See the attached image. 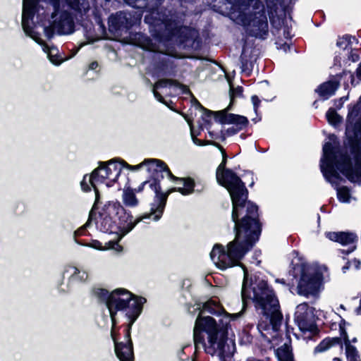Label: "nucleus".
<instances>
[{
  "label": "nucleus",
  "instance_id": "f257e3e1",
  "mask_svg": "<svg viewBox=\"0 0 361 361\" xmlns=\"http://www.w3.org/2000/svg\"><path fill=\"white\" fill-rule=\"evenodd\" d=\"M228 157L227 153L222 155L221 162L216 170V179L219 185L226 188L231 197V220L234 223L235 237L227 244L226 249L221 244H215L210 252V257L221 270L238 265L242 267L244 279L241 293L244 300L247 297V289L251 288L254 281L252 276L249 278L247 269L244 264H240V261L259 240L263 224L260 219L259 207L248 200L249 191L245 182L242 180L246 176H250L251 182L248 186L253 187V171L243 170V173L238 175L233 170L226 167Z\"/></svg>",
  "mask_w": 361,
  "mask_h": 361
},
{
  "label": "nucleus",
  "instance_id": "f03ea898",
  "mask_svg": "<svg viewBox=\"0 0 361 361\" xmlns=\"http://www.w3.org/2000/svg\"><path fill=\"white\" fill-rule=\"evenodd\" d=\"M94 293L105 302L109 310L112 322L111 336L117 357L120 361H133L130 329L140 314L145 298L134 297L125 289H117L109 294L107 290L98 288Z\"/></svg>",
  "mask_w": 361,
  "mask_h": 361
},
{
  "label": "nucleus",
  "instance_id": "7ed1b4c3",
  "mask_svg": "<svg viewBox=\"0 0 361 361\" xmlns=\"http://www.w3.org/2000/svg\"><path fill=\"white\" fill-rule=\"evenodd\" d=\"M126 167L131 171H137L140 169H145L152 176V178L144 181L135 190V192H142L145 188H149L156 194L155 199L153 203L151 204L150 212L145 214L136 219H133V216L127 213L125 209L118 202H109L105 208L106 214L109 216H118L120 220V228L123 235L126 233H129L133 228L140 222L146 219L152 218L154 221H158L161 219L168 195L174 190V189L169 190L166 193L160 192V186L157 181L159 175L161 174V178L164 176L167 177L173 183L177 181L178 178L173 176L169 171V168L164 162L159 159H147L142 162L135 166L126 164Z\"/></svg>",
  "mask_w": 361,
  "mask_h": 361
},
{
  "label": "nucleus",
  "instance_id": "20e7f679",
  "mask_svg": "<svg viewBox=\"0 0 361 361\" xmlns=\"http://www.w3.org/2000/svg\"><path fill=\"white\" fill-rule=\"evenodd\" d=\"M345 134L350 152L355 159V166L350 154L341 150L339 142L334 135H331L330 139L335 145L326 142L323 146L325 159L322 160L321 171L326 180L332 185L337 184V181L342 180L338 171L351 183L361 179V124L355 123L351 130L347 127Z\"/></svg>",
  "mask_w": 361,
  "mask_h": 361
},
{
  "label": "nucleus",
  "instance_id": "39448f33",
  "mask_svg": "<svg viewBox=\"0 0 361 361\" xmlns=\"http://www.w3.org/2000/svg\"><path fill=\"white\" fill-rule=\"evenodd\" d=\"M218 324L210 316L198 315L193 329L195 348H202L207 354L214 355L218 353L221 359L231 357L235 350V343H228L229 321L224 322L219 319Z\"/></svg>",
  "mask_w": 361,
  "mask_h": 361
},
{
  "label": "nucleus",
  "instance_id": "423d86ee",
  "mask_svg": "<svg viewBox=\"0 0 361 361\" xmlns=\"http://www.w3.org/2000/svg\"><path fill=\"white\" fill-rule=\"evenodd\" d=\"M255 283L256 286L252 288V291L255 307L262 310V314L269 319L272 330L277 332L280 330L283 320L279 301L267 281L255 276Z\"/></svg>",
  "mask_w": 361,
  "mask_h": 361
},
{
  "label": "nucleus",
  "instance_id": "0eeeda50",
  "mask_svg": "<svg viewBox=\"0 0 361 361\" xmlns=\"http://www.w3.org/2000/svg\"><path fill=\"white\" fill-rule=\"evenodd\" d=\"M121 170V165L113 161H109L106 164H101L91 175H85L83 177L81 188L84 191H89L91 188H94L96 204L99 198V186L102 184H105L107 187L111 186L116 181Z\"/></svg>",
  "mask_w": 361,
  "mask_h": 361
},
{
  "label": "nucleus",
  "instance_id": "6e6552de",
  "mask_svg": "<svg viewBox=\"0 0 361 361\" xmlns=\"http://www.w3.org/2000/svg\"><path fill=\"white\" fill-rule=\"evenodd\" d=\"M293 265V276L297 278L296 271H299L300 278L297 286V292L300 295L308 298L310 295L317 294L319 287L323 281V275L321 272L313 271L305 263H297Z\"/></svg>",
  "mask_w": 361,
  "mask_h": 361
},
{
  "label": "nucleus",
  "instance_id": "1a4fd4ad",
  "mask_svg": "<svg viewBox=\"0 0 361 361\" xmlns=\"http://www.w3.org/2000/svg\"><path fill=\"white\" fill-rule=\"evenodd\" d=\"M36 0H23L22 27L25 33L38 44L43 45V50L47 54L50 61L59 65L63 59L57 56L58 50L55 48H49L44 45L39 35L35 32L29 25V20L32 18L35 7Z\"/></svg>",
  "mask_w": 361,
  "mask_h": 361
},
{
  "label": "nucleus",
  "instance_id": "9d476101",
  "mask_svg": "<svg viewBox=\"0 0 361 361\" xmlns=\"http://www.w3.org/2000/svg\"><path fill=\"white\" fill-rule=\"evenodd\" d=\"M107 205L108 204L104 205L102 209V212L101 213L99 228L104 232L115 233L116 235V240H110L108 243H105L104 246H102L99 241H94L93 243H91L90 246L97 250L113 249L117 252H121L122 251V247L118 244V242L128 233H125L123 235H122V231H121V228L119 226L120 220L118 216H115L114 215H111L109 216V217L106 216L108 215L106 214L105 208Z\"/></svg>",
  "mask_w": 361,
  "mask_h": 361
},
{
  "label": "nucleus",
  "instance_id": "9b49d317",
  "mask_svg": "<svg viewBox=\"0 0 361 361\" xmlns=\"http://www.w3.org/2000/svg\"><path fill=\"white\" fill-rule=\"evenodd\" d=\"M248 37L265 39L269 34L268 20L264 6L258 11L245 13L241 18Z\"/></svg>",
  "mask_w": 361,
  "mask_h": 361
},
{
  "label": "nucleus",
  "instance_id": "f8f14e48",
  "mask_svg": "<svg viewBox=\"0 0 361 361\" xmlns=\"http://www.w3.org/2000/svg\"><path fill=\"white\" fill-rule=\"evenodd\" d=\"M202 105L196 99H188L186 97H182V117L187 121L190 130L191 137L197 138L203 130L202 124H199L197 129L193 125V120L197 116V113H201Z\"/></svg>",
  "mask_w": 361,
  "mask_h": 361
},
{
  "label": "nucleus",
  "instance_id": "ddd939ff",
  "mask_svg": "<svg viewBox=\"0 0 361 361\" xmlns=\"http://www.w3.org/2000/svg\"><path fill=\"white\" fill-rule=\"evenodd\" d=\"M182 47L191 48L194 50H199L202 47V41L199 32L195 28L183 25L182 20Z\"/></svg>",
  "mask_w": 361,
  "mask_h": 361
},
{
  "label": "nucleus",
  "instance_id": "4468645a",
  "mask_svg": "<svg viewBox=\"0 0 361 361\" xmlns=\"http://www.w3.org/2000/svg\"><path fill=\"white\" fill-rule=\"evenodd\" d=\"M54 20V28L59 34L66 35L73 32V21L67 12L56 13L52 16Z\"/></svg>",
  "mask_w": 361,
  "mask_h": 361
},
{
  "label": "nucleus",
  "instance_id": "2eb2a0df",
  "mask_svg": "<svg viewBox=\"0 0 361 361\" xmlns=\"http://www.w3.org/2000/svg\"><path fill=\"white\" fill-rule=\"evenodd\" d=\"M232 106L228 104V107L224 110L218 111L219 117L218 118V123L224 124H233L235 126H248L249 120L245 116L228 113L231 110Z\"/></svg>",
  "mask_w": 361,
  "mask_h": 361
},
{
  "label": "nucleus",
  "instance_id": "dca6fc26",
  "mask_svg": "<svg viewBox=\"0 0 361 361\" xmlns=\"http://www.w3.org/2000/svg\"><path fill=\"white\" fill-rule=\"evenodd\" d=\"M340 85V80H329L319 84L314 90V92L318 94L321 101H326L336 94Z\"/></svg>",
  "mask_w": 361,
  "mask_h": 361
},
{
  "label": "nucleus",
  "instance_id": "f3484780",
  "mask_svg": "<svg viewBox=\"0 0 361 361\" xmlns=\"http://www.w3.org/2000/svg\"><path fill=\"white\" fill-rule=\"evenodd\" d=\"M325 236L329 240L343 246L350 245L358 241L357 234L351 231H328L325 233Z\"/></svg>",
  "mask_w": 361,
  "mask_h": 361
},
{
  "label": "nucleus",
  "instance_id": "a211bd4d",
  "mask_svg": "<svg viewBox=\"0 0 361 361\" xmlns=\"http://www.w3.org/2000/svg\"><path fill=\"white\" fill-rule=\"evenodd\" d=\"M205 185L199 178L190 176L182 177V195H190L192 193H201L204 191Z\"/></svg>",
  "mask_w": 361,
  "mask_h": 361
},
{
  "label": "nucleus",
  "instance_id": "6ab92c4d",
  "mask_svg": "<svg viewBox=\"0 0 361 361\" xmlns=\"http://www.w3.org/2000/svg\"><path fill=\"white\" fill-rule=\"evenodd\" d=\"M295 321L302 332H310L313 336H317L319 333V329L314 321H310L307 312L295 314Z\"/></svg>",
  "mask_w": 361,
  "mask_h": 361
},
{
  "label": "nucleus",
  "instance_id": "aec40b11",
  "mask_svg": "<svg viewBox=\"0 0 361 361\" xmlns=\"http://www.w3.org/2000/svg\"><path fill=\"white\" fill-rule=\"evenodd\" d=\"M205 313H209L216 316L224 315L226 318L231 316V314L225 310L224 307L219 302L212 299L202 305V309L199 312V315H204Z\"/></svg>",
  "mask_w": 361,
  "mask_h": 361
},
{
  "label": "nucleus",
  "instance_id": "412c9836",
  "mask_svg": "<svg viewBox=\"0 0 361 361\" xmlns=\"http://www.w3.org/2000/svg\"><path fill=\"white\" fill-rule=\"evenodd\" d=\"M279 1L280 0H266L270 23L273 27L277 29L281 27V22L284 20L277 15L278 4Z\"/></svg>",
  "mask_w": 361,
  "mask_h": 361
},
{
  "label": "nucleus",
  "instance_id": "4be33fe9",
  "mask_svg": "<svg viewBox=\"0 0 361 361\" xmlns=\"http://www.w3.org/2000/svg\"><path fill=\"white\" fill-rule=\"evenodd\" d=\"M178 82L171 80H161L157 82L153 88V93L157 99L163 102L161 94H167V89L177 87Z\"/></svg>",
  "mask_w": 361,
  "mask_h": 361
},
{
  "label": "nucleus",
  "instance_id": "5701e85b",
  "mask_svg": "<svg viewBox=\"0 0 361 361\" xmlns=\"http://www.w3.org/2000/svg\"><path fill=\"white\" fill-rule=\"evenodd\" d=\"M201 113V118L203 121V123H202L203 128H205L207 130L211 129L212 126V118H214V120L218 123V118L219 117L218 111H212L202 106Z\"/></svg>",
  "mask_w": 361,
  "mask_h": 361
},
{
  "label": "nucleus",
  "instance_id": "b1692460",
  "mask_svg": "<svg viewBox=\"0 0 361 361\" xmlns=\"http://www.w3.org/2000/svg\"><path fill=\"white\" fill-rule=\"evenodd\" d=\"M276 355L279 361H294L292 348L286 343L277 348Z\"/></svg>",
  "mask_w": 361,
  "mask_h": 361
},
{
  "label": "nucleus",
  "instance_id": "393cba45",
  "mask_svg": "<svg viewBox=\"0 0 361 361\" xmlns=\"http://www.w3.org/2000/svg\"><path fill=\"white\" fill-rule=\"evenodd\" d=\"M65 272L70 275L73 281H85L87 279V273L85 271L80 270L75 267L69 266L66 269Z\"/></svg>",
  "mask_w": 361,
  "mask_h": 361
},
{
  "label": "nucleus",
  "instance_id": "a878e982",
  "mask_svg": "<svg viewBox=\"0 0 361 361\" xmlns=\"http://www.w3.org/2000/svg\"><path fill=\"white\" fill-rule=\"evenodd\" d=\"M123 202L128 207H135L138 204V200L135 197V192L131 189H126L123 193Z\"/></svg>",
  "mask_w": 361,
  "mask_h": 361
},
{
  "label": "nucleus",
  "instance_id": "bb28decb",
  "mask_svg": "<svg viewBox=\"0 0 361 361\" xmlns=\"http://www.w3.org/2000/svg\"><path fill=\"white\" fill-rule=\"evenodd\" d=\"M326 118L328 123L333 126H336L342 122V117L337 113L336 109L330 107L326 113Z\"/></svg>",
  "mask_w": 361,
  "mask_h": 361
},
{
  "label": "nucleus",
  "instance_id": "cd10ccee",
  "mask_svg": "<svg viewBox=\"0 0 361 361\" xmlns=\"http://www.w3.org/2000/svg\"><path fill=\"white\" fill-rule=\"evenodd\" d=\"M231 7L239 12H244L249 9L254 0H228Z\"/></svg>",
  "mask_w": 361,
  "mask_h": 361
},
{
  "label": "nucleus",
  "instance_id": "c85d7f7f",
  "mask_svg": "<svg viewBox=\"0 0 361 361\" xmlns=\"http://www.w3.org/2000/svg\"><path fill=\"white\" fill-rule=\"evenodd\" d=\"M193 142L198 146L212 145L216 147L221 152V155L226 154V152L224 147L214 140H200L197 137H193Z\"/></svg>",
  "mask_w": 361,
  "mask_h": 361
},
{
  "label": "nucleus",
  "instance_id": "c756f323",
  "mask_svg": "<svg viewBox=\"0 0 361 361\" xmlns=\"http://www.w3.org/2000/svg\"><path fill=\"white\" fill-rule=\"evenodd\" d=\"M345 355L347 361H357L360 358V355L355 346L348 343L345 344Z\"/></svg>",
  "mask_w": 361,
  "mask_h": 361
},
{
  "label": "nucleus",
  "instance_id": "7c9ffc66",
  "mask_svg": "<svg viewBox=\"0 0 361 361\" xmlns=\"http://www.w3.org/2000/svg\"><path fill=\"white\" fill-rule=\"evenodd\" d=\"M240 61L241 63V69L242 71L245 73L247 75H250L253 69V64L252 62L249 61L247 56H243L241 54L240 57Z\"/></svg>",
  "mask_w": 361,
  "mask_h": 361
},
{
  "label": "nucleus",
  "instance_id": "2f4dec72",
  "mask_svg": "<svg viewBox=\"0 0 361 361\" xmlns=\"http://www.w3.org/2000/svg\"><path fill=\"white\" fill-rule=\"evenodd\" d=\"M337 198L341 202H349L350 198V190L346 186H343L337 190Z\"/></svg>",
  "mask_w": 361,
  "mask_h": 361
},
{
  "label": "nucleus",
  "instance_id": "473e14b6",
  "mask_svg": "<svg viewBox=\"0 0 361 361\" xmlns=\"http://www.w3.org/2000/svg\"><path fill=\"white\" fill-rule=\"evenodd\" d=\"M230 96V106H233L235 103V98L236 97H241L243 96V87L242 86H238L234 88L231 87L229 91Z\"/></svg>",
  "mask_w": 361,
  "mask_h": 361
},
{
  "label": "nucleus",
  "instance_id": "72a5a7b5",
  "mask_svg": "<svg viewBox=\"0 0 361 361\" xmlns=\"http://www.w3.org/2000/svg\"><path fill=\"white\" fill-rule=\"evenodd\" d=\"M213 9L219 13L223 14L225 9H227L226 4L229 3L228 0H214L212 1Z\"/></svg>",
  "mask_w": 361,
  "mask_h": 361
},
{
  "label": "nucleus",
  "instance_id": "f704fd0d",
  "mask_svg": "<svg viewBox=\"0 0 361 361\" xmlns=\"http://www.w3.org/2000/svg\"><path fill=\"white\" fill-rule=\"evenodd\" d=\"M351 39H352L351 35H345L343 37L339 38L337 40L336 45L339 48L345 49L351 45V44H352Z\"/></svg>",
  "mask_w": 361,
  "mask_h": 361
},
{
  "label": "nucleus",
  "instance_id": "c9c22d12",
  "mask_svg": "<svg viewBox=\"0 0 361 361\" xmlns=\"http://www.w3.org/2000/svg\"><path fill=\"white\" fill-rule=\"evenodd\" d=\"M162 1L163 0H126L128 5L137 8H143L146 7L145 1L160 2Z\"/></svg>",
  "mask_w": 361,
  "mask_h": 361
},
{
  "label": "nucleus",
  "instance_id": "e433bc0d",
  "mask_svg": "<svg viewBox=\"0 0 361 361\" xmlns=\"http://www.w3.org/2000/svg\"><path fill=\"white\" fill-rule=\"evenodd\" d=\"M330 348V344L327 338L323 339L314 350V353H323Z\"/></svg>",
  "mask_w": 361,
  "mask_h": 361
},
{
  "label": "nucleus",
  "instance_id": "4c0bfd02",
  "mask_svg": "<svg viewBox=\"0 0 361 361\" xmlns=\"http://www.w3.org/2000/svg\"><path fill=\"white\" fill-rule=\"evenodd\" d=\"M247 126H232V127L227 128L224 131L226 132V135H227L228 137H230V136L236 135L240 131L246 128Z\"/></svg>",
  "mask_w": 361,
  "mask_h": 361
},
{
  "label": "nucleus",
  "instance_id": "58836bf2",
  "mask_svg": "<svg viewBox=\"0 0 361 361\" xmlns=\"http://www.w3.org/2000/svg\"><path fill=\"white\" fill-rule=\"evenodd\" d=\"M329 340V343L330 344V348L335 345H339L341 349H343V341L340 337H326Z\"/></svg>",
  "mask_w": 361,
  "mask_h": 361
},
{
  "label": "nucleus",
  "instance_id": "ea45409f",
  "mask_svg": "<svg viewBox=\"0 0 361 361\" xmlns=\"http://www.w3.org/2000/svg\"><path fill=\"white\" fill-rule=\"evenodd\" d=\"M188 311L190 314L195 315L196 313H197V316L199 315V312L202 309V304L201 303H197L194 305H189L188 306Z\"/></svg>",
  "mask_w": 361,
  "mask_h": 361
},
{
  "label": "nucleus",
  "instance_id": "a19ab883",
  "mask_svg": "<svg viewBox=\"0 0 361 361\" xmlns=\"http://www.w3.org/2000/svg\"><path fill=\"white\" fill-rule=\"evenodd\" d=\"M339 332H340V338H342V341H343L344 344L350 343V340L349 339L347 331L345 329V326H340L339 327Z\"/></svg>",
  "mask_w": 361,
  "mask_h": 361
},
{
  "label": "nucleus",
  "instance_id": "79ce46f5",
  "mask_svg": "<svg viewBox=\"0 0 361 361\" xmlns=\"http://www.w3.org/2000/svg\"><path fill=\"white\" fill-rule=\"evenodd\" d=\"M348 99V96H343L340 97L339 99H335L333 100L334 105L335 106L336 109H341L345 100Z\"/></svg>",
  "mask_w": 361,
  "mask_h": 361
},
{
  "label": "nucleus",
  "instance_id": "37998d69",
  "mask_svg": "<svg viewBox=\"0 0 361 361\" xmlns=\"http://www.w3.org/2000/svg\"><path fill=\"white\" fill-rule=\"evenodd\" d=\"M251 101L253 104L254 111L255 114L257 115L258 109L260 106L261 100L257 95L255 94L251 97Z\"/></svg>",
  "mask_w": 361,
  "mask_h": 361
},
{
  "label": "nucleus",
  "instance_id": "c03bdc74",
  "mask_svg": "<svg viewBox=\"0 0 361 361\" xmlns=\"http://www.w3.org/2000/svg\"><path fill=\"white\" fill-rule=\"evenodd\" d=\"M181 92H182V95H185L187 97H190L189 99L195 98V97L193 95L192 92L190 91L189 87L183 83H182V86H181Z\"/></svg>",
  "mask_w": 361,
  "mask_h": 361
},
{
  "label": "nucleus",
  "instance_id": "a18cd8bd",
  "mask_svg": "<svg viewBox=\"0 0 361 361\" xmlns=\"http://www.w3.org/2000/svg\"><path fill=\"white\" fill-rule=\"evenodd\" d=\"M252 341L253 336L245 331H243V336L241 338V341L246 344H250L252 343Z\"/></svg>",
  "mask_w": 361,
  "mask_h": 361
},
{
  "label": "nucleus",
  "instance_id": "49530a36",
  "mask_svg": "<svg viewBox=\"0 0 361 361\" xmlns=\"http://www.w3.org/2000/svg\"><path fill=\"white\" fill-rule=\"evenodd\" d=\"M356 249V245H350L348 249L347 250H345V249H339L338 250V252L341 254H343L345 255H348L349 254L352 253L353 252L355 251V250Z\"/></svg>",
  "mask_w": 361,
  "mask_h": 361
},
{
  "label": "nucleus",
  "instance_id": "de8ad7c7",
  "mask_svg": "<svg viewBox=\"0 0 361 361\" xmlns=\"http://www.w3.org/2000/svg\"><path fill=\"white\" fill-rule=\"evenodd\" d=\"M54 32H56V30L54 28V24L51 27H47L44 28L45 35L48 38H51L53 36Z\"/></svg>",
  "mask_w": 361,
  "mask_h": 361
},
{
  "label": "nucleus",
  "instance_id": "09e8293b",
  "mask_svg": "<svg viewBox=\"0 0 361 361\" xmlns=\"http://www.w3.org/2000/svg\"><path fill=\"white\" fill-rule=\"evenodd\" d=\"M349 59L353 62H357L360 59V55L357 52H353V51H351L350 56H349Z\"/></svg>",
  "mask_w": 361,
  "mask_h": 361
},
{
  "label": "nucleus",
  "instance_id": "8fccbe9b",
  "mask_svg": "<svg viewBox=\"0 0 361 361\" xmlns=\"http://www.w3.org/2000/svg\"><path fill=\"white\" fill-rule=\"evenodd\" d=\"M283 36L287 39H291L292 35H290V32L289 30V27H286L283 30Z\"/></svg>",
  "mask_w": 361,
  "mask_h": 361
},
{
  "label": "nucleus",
  "instance_id": "3c124183",
  "mask_svg": "<svg viewBox=\"0 0 361 361\" xmlns=\"http://www.w3.org/2000/svg\"><path fill=\"white\" fill-rule=\"evenodd\" d=\"M208 130V134H209V136L212 138V139H214V140H219V134L217 133H215L212 130Z\"/></svg>",
  "mask_w": 361,
  "mask_h": 361
},
{
  "label": "nucleus",
  "instance_id": "603ef678",
  "mask_svg": "<svg viewBox=\"0 0 361 361\" xmlns=\"http://www.w3.org/2000/svg\"><path fill=\"white\" fill-rule=\"evenodd\" d=\"M353 265H354V267H355V268L356 269H360V267H361V262H360V260L359 259L355 257L353 259Z\"/></svg>",
  "mask_w": 361,
  "mask_h": 361
},
{
  "label": "nucleus",
  "instance_id": "864d4df0",
  "mask_svg": "<svg viewBox=\"0 0 361 361\" xmlns=\"http://www.w3.org/2000/svg\"><path fill=\"white\" fill-rule=\"evenodd\" d=\"M219 134V139L221 140V141H222V142H224L226 140V137H228L227 135H226V132L224 130H221Z\"/></svg>",
  "mask_w": 361,
  "mask_h": 361
},
{
  "label": "nucleus",
  "instance_id": "5fc2aeb1",
  "mask_svg": "<svg viewBox=\"0 0 361 361\" xmlns=\"http://www.w3.org/2000/svg\"><path fill=\"white\" fill-rule=\"evenodd\" d=\"M356 76L359 80L361 81V63L358 65L356 69Z\"/></svg>",
  "mask_w": 361,
  "mask_h": 361
},
{
  "label": "nucleus",
  "instance_id": "6e6d98bb",
  "mask_svg": "<svg viewBox=\"0 0 361 361\" xmlns=\"http://www.w3.org/2000/svg\"><path fill=\"white\" fill-rule=\"evenodd\" d=\"M350 267V262L348 260L345 265L342 267V271L343 273H345Z\"/></svg>",
  "mask_w": 361,
  "mask_h": 361
},
{
  "label": "nucleus",
  "instance_id": "4d7b16f0",
  "mask_svg": "<svg viewBox=\"0 0 361 361\" xmlns=\"http://www.w3.org/2000/svg\"><path fill=\"white\" fill-rule=\"evenodd\" d=\"M281 48H282L285 51H287V50H290V44H288L287 42H283L282 44H281Z\"/></svg>",
  "mask_w": 361,
  "mask_h": 361
},
{
  "label": "nucleus",
  "instance_id": "13d9d810",
  "mask_svg": "<svg viewBox=\"0 0 361 361\" xmlns=\"http://www.w3.org/2000/svg\"><path fill=\"white\" fill-rule=\"evenodd\" d=\"M355 312L357 315L361 314V298L360 300L359 306L355 310Z\"/></svg>",
  "mask_w": 361,
  "mask_h": 361
},
{
  "label": "nucleus",
  "instance_id": "bf43d9fd",
  "mask_svg": "<svg viewBox=\"0 0 361 361\" xmlns=\"http://www.w3.org/2000/svg\"><path fill=\"white\" fill-rule=\"evenodd\" d=\"M98 66V63L96 61H94L92 63H91L89 66V68L91 69V70H94L97 68Z\"/></svg>",
  "mask_w": 361,
  "mask_h": 361
},
{
  "label": "nucleus",
  "instance_id": "052dcab7",
  "mask_svg": "<svg viewBox=\"0 0 361 361\" xmlns=\"http://www.w3.org/2000/svg\"><path fill=\"white\" fill-rule=\"evenodd\" d=\"M275 282L278 283H281V284L284 285V286L286 285V280L284 279H276L275 280Z\"/></svg>",
  "mask_w": 361,
  "mask_h": 361
},
{
  "label": "nucleus",
  "instance_id": "680f3d73",
  "mask_svg": "<svg viewBox=\"0 0 361 361\" xmlns=\"http://www.w3.org/2000/svg\"><path fill=\"white\" fill-rule=\"evenodd\" d=\"M346 324H349L348 322H345V320L341 317V321L339 322V327L340 326H345Z\"/></svg>",
  "mask_w": 361,
  "mask_h": 361
},
{
  "label": "nucleus",
  "instance_id": "e2e57ef3",
  "mask_svg": "<svg viewBox=\"0 0 361 361\" xmlns=\"http://www.w3.org/2000/svg\"><path fill=\"white\" fill-rule=\"evenodd\" d=\"M49 1L52 4L55 10H56V7L58 5V0H49Z\"/></svg>",
  "mask_w": 361,
  "mask_h": 361
},
{
  "label": "nucleus",
  "instance_id": "0e129e2a",
  "mask_svg": "<svg viewBox=\"0 0 361 361\" xmlns=\"http://www.w3.org/2000/svg\"><path fill=\"white\" fill-rule=\"evenodd\" d=\"M319 98L318 99H316L313 103H312V106H314L315 109H317L318 108V102L319 101Z\"/></svg>",
  "mask_w": 361,
  "mask_h": 361
},
{
  "label": "nucleus",
  "instance_id": "69168bd1",
  "mask_svg": "<svg viewBox=\"0 0 361 361\" xmlns=\"http://www.w3.org/2000/svg\"><path fill=\"white\" fill-rule=\"evenodd\" d=\"M232 170H233L234 172L237 173L236 171L240 170V166L238 164V166H234L233 169H232Z\"/></svg>",
  "mask_w": 361,
  "mask_h": 361
},
{
  "label": "nucleus",
  "instance_id": "338daca9",
  "mask_svg": "<svg viewBox=\"0 0 361 361\" xmlns=\"http://www.w3.org/2000/svg\"><path fill=\"white\" fill-rule=\"evenodd\" d=\"M354 82H355V78H354V75L353 74L350 75V82L353 85H354Z\"/></svg>",
  "mask_w": 361,
  "mask_h": 361
},
{
  "label": "nucleus",
  "instance_id": "774afa93",
  "mask_svg": "<svg viewBox=\"0 0 361 361\" xmlns=\"http://www.w3.org/2000/svg\"><path fill=\"white\" fill-rule=\"evenodd\" d=\"M333 360H334V361H342V360H341V358H339V357H334V358L333 359Z\"/></svg>",
  "mask_w": 361,
  "mask_h": 361
}]
</instances>
